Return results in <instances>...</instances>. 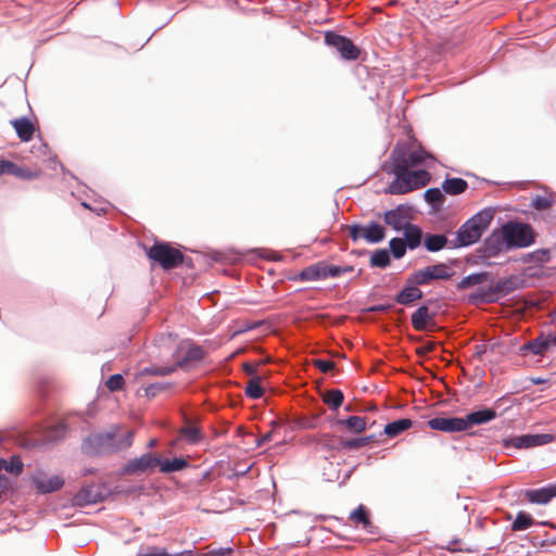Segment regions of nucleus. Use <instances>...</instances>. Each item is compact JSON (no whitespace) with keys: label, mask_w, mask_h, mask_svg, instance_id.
<instances>
[{"label":"nucleus","mask_w":556,"mask_h":556,"mask_svg":"<svg viewBox=\"0 0 556 556\" xmlns=\"http://www.w3.org/2000/svg\"><path fill=\"white\" fill-rule=\"evenodd\" d=\"M392 173L395 179L389 185L390 194H405L426 187L431 175L426 169L410 170L419 165L431 166L437 162L433 154L426 151L420 144H396L390 155Z\"/></svg>","instance_id":"f257e3e1"},{"label":"nucleus","mask_w":556,"mask_h":556,"mask_svg":"<svg viewBox=\"0 0 556 556\" xmlns=\"http://www.w3.org/2000/svg\"><path fill=\"white\" fill-rule=\"evenodd\" d=\"M502 238L500 243L507 249L511 248H526L534 242L535 233L532 227L523 223H507L502 227L500 235L493 233L488 243L491 244L493 240Z\"/></svg>","instance_id":"f03ea898"},{"label":"nucleus","mask_w":556,"mask_h":556,"mask_svg":"<svg viewBox=\"0 0 556 556\" xmlns=\"http://www.w3.org/2000/svg\"><path fill=\"white\" fill-rule=\"evenodd\" d=\"M147 256L165 270L173 269L182 264L185 258L178 249L167 242H155L147 250Z\"/></svg>","instance_id":"7ed1b4c3"},{"label":"nucleus","mask_w":556,"mask_h":556,"mask_svg":"<svg viewBox=\"0 0 556 556\" xmlns=\"http://www.w3.org/2000/svg\"><path fill=\"white\" fill-rule=\"evenodd\" d=\"M83 450L90 455L111 454L118 451L115 432L89 435L83 443Z\"/></svg>","instance_id":"20e7f679"},{"label":"nucleus","mask_w":556,"mask_h":556,"mask_svg":"<svg viewBox=\"0 0 556 556\" xmlns=\"http://www.w3.org/2000/svg\"><path fill=\"white\" fill-rule=\"evenodd\" d=\"M325 42L329 47L334 48L344 60L355 61L361 54V50L353 43L350 38L339 35L334 31H327L325 34Z\"/></svg>","instance_id":"39448f33"},{"label":"nucleus","mask_w":556,"mask_h":556,"mask_svg":"<svg viewBox=\"0 0 556 556\" xmlns=\"http://www.w3.org/2000/svg\"><path fill=\"white\" fill-rule=\"evenodd\" d=\"M554 439L555 437L549 433L522 434L504 439L503 444L505 447L531 448L548 444L553 442Z\"/></svg>","instance_id":"423d86ee"},{"label":"nucleus","mask_w":556,"mask_h":556,"mask_svg":"<svg viewBox=\"0 0 556 556\" xmlns=\"http://www.w3.org/2000/svg\"><path fill=\"white\" fill-rule=\"evenodd\" d=\"M160 463L161 458L157 455L147 453L127 463L124 468V472L128 475L141 473L153 469L159 466Z\"/></svg>","instance_id":"0eeeda50"},{"label":"nucleus","mask_w":556,"mask_h":556,"mask_svg":"<svg viewBox=\"0 0 556 556\" xmlns=\"http://www.w3.org/2000/svg\"><path fill=\"white\" fill-rule=\"evenodd\" d=\"M482 233L479 230V226L468 219L456 232V241L453 247H467L476 243Z\"/></svg>","instance_id":"6e6552de"},{"label":"nucleus","mask_w":556,"mask_h":556,"mask_svg":"<svg viewBox=\"0 0 556 556\" xmlns=\"http://www.w3.org/2000/svg\"><path fill=\"white\" fill-rule=\"evenodd\" d=\"M409 211V207L405 205H399L396 208L386 212L383 214V220L394 230H403L410 224L408 223V219L410 218Z\"/></svg>","instance_id":"1a4fd4ad"},{"label":"nucleus","mask_w":556,"mask_h":556,"mask_svg":"<svg viewBox=\"0 0 556 556\" xmlns=\"http://www.w3.org/2000/svg\"><path fill=\"white\" fill-rule=\"evenodd\" d=\"M428 426L433 430H440L450 433L466 431L463 417H435L428 421Z\"/></svg>","instance_id":"9d476101"},{"label":"nucleus","mask_w":556,"mask_h":556,"mask_svg":"<svg viewBox=\"0 0 556 556\" xmlns=\"http://www.w3.org/2000/svg\"><path fill=\"white\" fill-rule=\"evenodd\" d=\"M464 418L465 430L471 429L473 426L488 424L496 418V412L493 408H484L467 414Z\"/></svg>","instance_id":"9b49d317"},{"label":"nucleus","mask_w":556,"mask_h":556,"mask_svg":"<svg viewBox=\"0 0 556 556\" xmlns=\"http://www.w3.org/2000/svg\"><path fill=\"white\" fill-rule=\"evenodd\" d=\"M412 326L417 331H424L429 326H434V316L430 314L429 308L426 305H422L416 309L412 314L410 317Z\"/></svg>","instance_id":"f8f14e48"},{"label":"nucleus","mask_w":556,"mask_h":556,"mask_svg":"<svg viewBox=\"0 0 556 556\" xmlns=\"http://www.w3.org/2000/svg\"><path fill=\"white\" fill-rule=\"evenodd\" d=\"M35 486L41 493H51L60 490L63 486V479L59 476L39 475L33 479Z\"/></svg>","instance_id":"ddd939ff"},{"label":"nucleus","mask_w":556,"mask_h":556,"mask_svg":"<svg viewBox=\"0 0 556 556\" xmlns=\"http://www.w3.org/2000/svg\"><path fill=\"white\" fill-rule=\"evenodd\" d=\"M11 125L15 129L17 137L24 141L28 142L33 139L35 132V126L33 122L27 117H21L11 121Z\"/></svg>","instance_id":"4468645a"},{"label":"nucleus","mask_w":556,"mask_h":556,"mask_svg":"<svg viewBox=\"0 0 556 556\" xmlns=\"http://www.w3.org/2000/svg\"><path fill=\"white\" fill-rule=\"evenodd\" d=\"M298 279L302 280V281H314V280L326 279L325 262H318L311 266L305 267L304 269H302L299 273Z\"/></svg>","instance_id":"2eb2a0df"},{"label":"nucleus","mask_w":556,"mask_h":556,"mask_svg":"<svg viewBox=\"0 0 556 556\" xmlns=\"http://www.w3.org/2000/svg\"><path fill=\"white\" fill-rule=\"evenodd\" d=\"M424 296L418 285H409L406 282L405 288L396 295L395 301L402 305H409Z\"/></svg>","instance_id":"dca6fc26"},{"label":"nucleus","mask_w":556,"mask_h":556,"mask_svg":"<svg viewBox=\"0 0 556 556\" xmlns=\"http://www.w3.org/2000/svg\"><path fill=\"white\" fill-rule=\"evenodd\" d=\"M554 496H556V489H554V488H542V489H538V490H528L525 493V497L530 503H535V504H546Z\"/></svg>","instance_id":"f3484780"},{"label":"nucleus","mask_w":556,"mask_h":556,"mask_svg":"<svg viewBox=\"0 0 556 556\" xmlns=\"http://www.w3.org/2000/svg\"><path fill=\"white\" fill-rule=\"evenodd\" d=\"M180 351L179 348H175L174 355H176ZM204 356V352L200 346H189L186 351V354L184 357L175 356L176 361L174 363V366H176V369L178 367H184L187 363L191 361H200Z\"/></svg>","instance_id":"a211bd4d"},{"label":"nucleus","mask_w":556,"mask_h":556,"mask_svg":"<svg viewBox=\"0 0 556 556\" xmlns=\"http://www.w3.org/2000/svg\"><path fill=\"white\" fill-rule=\"evenodd\" d=\"M338 425L345 427L352 433H362L367 428V418L362 416H350L346 419L337 420Z\"/></svg>","instance_id":"6ab92c4d"},{"label":"nucleus","mask_w":556,"mask_h":556,"mask_svg":"<svg viewBox=\"0 0 556 556\" xmlns=\"http://www.w3.org/2000/svg\"><path fill=\"white\" fill-rule=\"evenodd\" d=\"M413 426L409 418H402L384 426L383 433L389 438H395Z\"/></svg>","instance_id":"aec40b11"},{"label":"nucleus","mask_w":556,"mask_h":556,"mask_svg":"<svg viewBox=\"0 0 556 556\" xmlns=\"http://www.w3.org/2000/svg\"><path fill=\"white\" fill-rule=\"evenodd\" d=\"M403 231L405 237L404 241L410 250H414L420 245L422 231L418 226L409 224L403 229Z\"/></svg>","instance_id":"412c9836"},{"label":"nucleus","mask_w":556,"mask_h":556,"mask_svg":"<svg viewBox=\"0 0 556 556\" xmlns=\"http://www.w3.org/2000/svg\"><path fill=\"white\" fill-rule=\"evenodd\" d=\"M386 237L384 228L377 223H370L364 226V239L369 243L381 242Z\"/></svg>","instance_id":"4be33fe9"},{"label":"nucleus","mask_w":556,"mask_h":556,"mask_svg":"<svg viewBox=\"0 0 556 556\" xmlns=\"http://www.w3.org/2000/svg\"><path fill=\"white\" fill-rule=\"evenodd\" d=\"M468 188V184L463 178H446L442 182V189L444 192L451 195H457L465 192Z\"/></svg>","instance_id":"5701e85b"},{"label":"nucleus","mask_w":556,"mask_h":556,"mask_svg":"<svg viewBox=\"0 0 556 556\" xmlns=\"http://www.w3.org/2000/svg\"><path fill=\"white\" fill-rule=\"evenodd\" d=\"M10 175H13L17 178L29 180V179H36L41 176L40 169H30L28 167L18 166L15 163H10Z\"/></svg>","instance_id":"b1692460"},{"label":"nucleus","mask_w":556,"mask_h":556,"mask_svg":"<svg viewBox=\"0 0 556 556\" xmlns=\"http://www.w3.org/2000/svg\"><path fill=\"white\" fill-rule=\"evenodd\" d=\"M432 280H434L432 270H431L430 266H427V267H424V268L413 273L407 278L406 282L409 285L422 286V285L429 283Z\"/></svg>","instance_id":"393cba45"},{"label":"nucleus","mask_w":556,"mask_h":556,"mask_svg":"<svg viewBox=\"0 0 556 556\" xmlns=\"http://www.w3.org/2000/svg\"><path fill=\"white\" fill-rule=\"evenodd\" d=\"M160 470L163 473L179 471L189 466L188 462L185 458L181 457H175L174 459H161V463L159 464Z\"/></svg>","instance_id":"a878e982"},{"label":"nucleus","mask_w":556,"mask_h":556,"mask_svg":"<svg viewBox=\"0 0 556 556\" xmlns=\"http://www.w3.org/2000/svg\"><path fill=\"white\" fill-rule=\"evenodd\" d=\"M494 218V211L492 208H484L477 213L475 216L470 218L473 224L479 226V230L481 233L489 227L491 222Z\"/></svg>","instance_id":"bb28decb"},{"label":"nucleus","mask_w":556,"mask_h":556,"mask_svg":"<svg viewBox=\"0 0 556 556\" xmlns=\"http://www.w3.org/2000/svg\"><path fill=\"white\" fill-rule=\"evenodd\" d=\"M375 441L376 437L374 434L348 440L341 439L340 446L346 450H357Z\"/></svg>","instance_id":"cd10ccee"},{"label":"nucleus","mask_w":556,"mask_h":556,"mask_svg":"<svg viewBox=\"0 0 556 556\" xmlns=\"http://www.w3.org/2000/svg\"><path fill=\"white\" fill-rule=\"evenodd\" d=\"M261 382L262 378L260 376H253L249 380L244 391L250 399L256 400L264 395V389L262 388Z\"/></svg>","instance_id":"c85d7f7f"},{"label":"nucleus","mask_w":556,"mask_h":556,"mask_svg":"<svg viewBox=\"0 0 556 556\" xmlns=\"http://www.w3.org/2000/svg\"><path fill=\"white\" fill-rule=\"evenodd\" d=\"M344 395L338 389L329 390L323 396L324 403L327 404L333 410H337L342 405Z\"/></svg>","instance_id":"c756f323"},{"label":"nucleus","mask_w":556,"mask_h":556,"mask_svg":"<svg viewBox=\"0 0 556 556\" xmlns=\"http://www.w3.org/2000/svg\"><path fill=\"white\" fill-rule=\"evenodd\" d=\"M350 520L355 525H362L364 529H367L369 526H371L368 511L364 505H359L350 514Z\"/></svg>","instance_id":"7c9ffc66"},{"label":"nucleus","mask_w":556,"mask_h":556,"mask_svg":"<svg viewBox=\"0 0 556 556\" xmlns=\"http://www.w3.org/2000/svg\"><path fill=\"white\" fill-rule=\"evenodd\" d=\"M179 434L182 439L191 444H195L203 439L200 429L193 425H186L185 427L180 428Z\"/></svg>","instance_id":"2f4dec72"},{"label":"nucleus","mask_w":556,"mask_h":556,"mask_svg":"<svg viewBox=\"0 0 556 556\" xmlns=\"http://www.w3.org/2000/svg\"><path fill=\"white\" fill-rule=\"evenodd\" d=\"M446 243L447 238L444 235H428L425 239V247L430 252L442 250Z\"/></svg>","instance_id":"473e14b6"},{"label":"nucleus","mask_w":556,"mask_h":556,"mask_svg":"<svg viewBox=\"0 0 556 556\" xmlns=\"http://www.w3.org/2000/svg\"><path fill=\"white\" fill-rule=\"evenodd\" d=\"M390 254L386 249L376 250L370 257V266L386 268L390 265Z\"/></svg>","instance_id":"72a5a7b5"},{"label":"nucleus","mask_w":556,"mask_h":556,"mask_svg":"<svg viewBox=\"0 0 556 556\" xmlns=\"http://www.w3.org/2000/svg\"><path fill=\"white\" fill-rule=\"evenodd\" d=\"M534 519L530 514L519 511L516 516L515 521L511 523L513 531H522L533 526Z\"/></svg>","instance_id":"f704fd0d"},{"label":"nucleus","mask_w":556,"mask_h":556,"mask_svg":"<svg viewBox=\"0 0 556 556\" xmlns=\"http://www.w3.org/2000/svg\"><path fill=\"white\" fill-rule=\"evenodd\" d=\"M424 198L434 207H440L445 202V195L439 188L427 189L424 193Z\"/></svg>","instance_id":"c9c22d12"},{"label":"nucleus","mask_w":556,"mask_h":556,"mask_svg":"<svg viewBox=\"0 0 556 556\" xmlns=\"http://www.w3.org/2000/svg\"><path fill=\"white\" fill-rule=\"evenodd\" d=\"M486 279H488V274L486 273L472 274V275H469V276L463 278L458 282L457 288L459 290H464V289H467L469 287H473V286L480 285V283L486 281Z\"/></svg>","instance_id":"e433bc0d"},{"label":"nucleus","mask_w":556,"mask_h":556,"mask_svg":"<svg viewBox=\"0 0 556 556\" xmlns=\"http://www.w3.org/2000/svg\"><path fill=\"white\" fill-rule=\"evenodd\" d=\"M1 470L20 475L23 471V463L18 456H12L10 462L0 458V471Z\"/></svg>","instance_id":"4c0bfd02"},{"label":"nucleus","mask_w":556,"mask_h":556,"mask_svg":"<svg viewBox=\"0 0 556 556\" xmlns=\"http://www.w3.org/2000/svg\"><path fill=\"white\" fill-rule=\"evenodd\" d=\"M137 556H193L191 551H184L177 554H169L165 548L151 546L144 553H139Z\"/></svg>","instance_id":"58836bf2"},{"label":"nucleus","mask_w":556,"mask_h":556,"mask_svg":"<svg viewBox=\"0 0 556 556\" xmlns=\"http://www.w3.org/2000/svg\"><path fill=\"white\" fill-rule=\"evenodd\" d=\"M430 268L432 270L433 279H442L447 280L452 277L453 273L451 270V267L444 263L430 265Z\"/></svg>","instance_id":"ea45409f"},{"label":"nucleus","mask_w":556,"mask_h":556,"mask_svg":"<svg viewBox=\"0 0 556 556\" xmlns=\"http://www.w3.org/2000/svg\"><path fill=\"white\" fill-rule=\"evenodd\" d=\"M526 348L534 355H544L547 352L546 341L544 336H540L534 340L530 341Z\"/></svg>","instance_id":"a19ab883"},{"label":"nucleus","mask_w":556,"mask_h":556,"mask_svg":"<svg viewBox=\"0 0 556 556\" xmlns=\"http://www.w3.org/2000/svg\"><path fill=\"white\" fill-rule=\"evenodd\" d=\"M391 253L395 258H402L406 253V248H408L401 238H393L389 242Z\"/></svg>","instance_id":"79ce46f5"},{"label":"nucleus","mask_w":556,"mask_h":556,"mask_svg":"<svg viewBox=\"0 0 556 556\" xmlns=\"http://www.w3.org/2000/svg\"><path fill=\"white\" fill-rule=\"evenodd\" d=\"M66 427L63 422H59L47 429L45 438L48 441H56L65 435Z\"/></svg>","instance_id":"37998d69"},{"label":"nucleus","mask_w":556,"mask_h":556,"mask_svg":"<svg viewBox=\"0 0 556 556\" xmlns=\"http://www.w3.org/2000/svg\"><path fill=\"white\" fill-rule=\"evenodd\" d=\"M74 500L77 505L83 506L96 503L97 495H91L90 490L88 488H84L75 495Z\"/></svg>","instance_id":"c03bdc74"},{"label":"nucleus","mask_w":556,"mask_h":556,"mask_svg":"<svg viewBox=\"0 0 556 556\" xmlns=\"http://www.w3.org/2000/svg\"><path fill=\"white\" fill-rule=\"evenodd\" d=\"M176 370V366L169 365V366H152L149 368H144L142 370V375H153V376H166Z\"/></svg>","instance_id":"a18cd8bd"},{"label":"nucleus","mask_w":556,"mask_h":556,"mask_svg":"<svg viewBox=\"0 0 556 556\" xmlns=\"http://www.w3.org/2000/svg\"><path fill=\"white\" fill-rule=\"evenodd\" d=\"M124 383H125V380L123 378L122 375L119 374H115V375H112L105 382V386L106 388L111 391V392H115V391H119L123 389L124 387Z\"/></svg>","instance_id":"49530a36"},{"label":"nucleus","mask_w":556,"mask_h":556,"mask_svg":"<svg viewBox=\"0 0 556 556\" xmlns=\"http://www.w3.org/2000/svg\"><path fill=\"white\" fill-rule=\"evenodd\" d=\"M352 270H353V267H351V266L341 267V266H336V265H328L327 263H325L326 278L327 277H338L341 274L350 273Z\"/></svg>","instance_id":"de8ad7c7"},{"label":"nucleus","mask_w":556,"mask_h":556,"mask_svg":"<svg viewBox=\"0 0 556 556\" xmlns=\"http://www.w3.org/2000/svg\"><path fill=\"white\" fill-rule=\"evenodd\" d=\"M553 205V200L548 197L536 195L532 199V206L536 210H548Z\"/></svg>","instance_id":"09e8293b"},{"label":"nucleus","mask_w":556,"mask_h":556,"mask_svg":"<svg viewBox=\"0 0 556 556\" xmlns=\"http://www.w3.org/2000/svg\"><path fill=\"white\" fill-rule=\"evenodd\" d=\"M134 435L135 432L132 430H129L126 432L124 437L117 438L118 451L130 447L134 441Z\"/></svg>","instance_id":"8fccbe9b"},{"label":"nucleus","mask_w":556,"mask_h":556,"mask_svg":"<svg viewBox=\"0 0 556 556\" xmlns=\"http://www.w3.org/2000/svg\"><path fill=\"white\" fill-rule=\"evenodd\" d=\"M313 365L324 374L329 372L330 370L334 369V367H336L334 362L327 361V359H320V358L314 359Z\"/></svg>","instance_id":"3c124183"},{"label":"nucleus","mask_w":556,"mask_h":556,"mask_svg":"<svg viewBox=\"0 0 556 556\" xmlns=\"http://www.w3.org/2000/svg\"><path fill=\"white\" fill-rule=\"evenodd\" d=\"M345 227L349 230V235L353 241H357L361 238L364 239V226L355 224Z\"/></svg>","instance_id":"603ef678"},{"label":"nucleus","mask_w":556,"mask_h":556,"mask_svg":"<svg viewBox=\"0 0 556 556\" xmlns=\"http://www.w3.org/2000/svg\"><path fill=\"white\" fill-rule=\"evenodd\" d=\"M164 386L161 384V383H152V384H149L146 389H144V393L147 396H155L160 391L164 390Z\"/></svg>","instance_id":"864d4df0"},{"label":"nucleus","mask_w":556,"mask_h":556,"mask_svg":"<svg viewBox=\"0 0 556 556\" xmlns=\"http://www.w3.org/2000/svg\"><path fill=\"white\" fill-rule=\"evenodd\" d=\"M10 488V481L9 479L3 476V475H0V496L2 494H4Z\"/></svg>","instance_id":"5fc2aeb1"},{"label":"nucleus","mask_w":556,"mask_h":556,"mask_svg":"<svg viewBox=\"0 0 556 556\" xmlns=\"http://www.w3.org/2000/svg\"><path fill=\"white\" fill-rule=\"evenodd\" d=\"M258 363H244L243 370L249 375H254L257 370Z\"/></svg>","instance_id":"6e6d98bb"},{"label":"nucleus","mask_w":556,"mask_h":556,"mask_svg":"<svg viewBox=\"0 0 556 556\" xmlns=\"http://www.w3.org/2000/svg\"><path fill=\"white\" fill-rule=\"evenodd\" d=\"M544 340L546 341L547 350L552 346H556V333L544 336Z\"/></svg>","instance_id":"4d7b16f0"},{"label":"nucleus","mask_w":556,"mask_h":556,"mask_svg":"<svg viewBox=\"0 0 556 556\" xmlns=\"http://www.w3.org/2000/svg\"><path fill=\"white\" fill-rule=\"evenodd\" d=\"M10 163H11V161H7V160H1L0 161V175L9 174V172H10Z\"/></svg>","instance_id":"13d9d810"},{"label":"nucleus","mask_w":556,"mask_h":556,"mask_svg":"<svg viewBox=\"0 0 556 556\" xmlns=\"http://www.w3.org/2000/svg\"><path fill=\"white\" fill-rule=\"evenodd\" d=\"M230 553H231L230 548H220V549L211 552L212 556H227Z\"/></svg>","instance_id":"bf43d9fd"},{"label":"nucleus","mask_w":556,"mask_h":556,"mask_svg":"<svg viewBox=\"0 0 556 556\" xmlns=\"http://www.w3.org/2000/svg\"><path fill=\"white\" fill-rule=\"evenodd\" d=\"M472 298L475 300H481V301H485V302L493 301V298L489 294H475Z\"/></svg>","instance_id":"052dcab7"},{"label":"nucleus","mask_w":556,"mask_h":556,"mask_svg":"<svg viewBox=\"0 0 556 556\" xmlns=\"http://www.w3.org/2000/svg\"><path fill=\"white\" fill-rule=\"evenodd\" d=\"M271 435H273V432H271V431H269V432L265 433V434L261 438V440L258 441V443H257V444H258V445H262V444H264V443L269 442V441H270V439H271Z\"/></svg>","instance_id":"680f3d73"},{"label":"nucleus","mask_w":556,"mask_h":556,"mask_svg":"<svg viewBox=\"0 0 556 556\" xmlns=\"http://www.w3.org/2000/svg\"><path fill=\"white\" fill-rule=\"evenodd\" d=\"M156 443H157L156 439H151V440L148 442V444H147V445H148V447H149V448H152V447H154V446L156 445Z\"/></svg>","instance_id":"e2e57ef3"},{"label":"nucleus","mask_w":556,"mask_h":556,"mask_svg":"<svg viewBox=\"0 0 556 556\" xmlns=\"http://www.w3.org/2000/svg\"><path fill=\"white\" fill-rule=\"evenodd\" d=\"M536 253H538V254H543V256H544L545 258H548V251H546V250H541V251H538Z\"/></svg>","instance_id":"0e129e2a"},{"label":"nucleus","mask_w":556,"mask_h":556,"mask_svg":"<svg viewBox=\"0 0 556 556\" xmlns=\"http://www.w3.org/2000/svg\"><path fill=\"white\" fill-rule=\"evenodd\" d=\"M433 346H434V344H433V343H429L427 346H425V348H424V350H425L426 352H429V351H431V350L433 349Z\"/></svg>","instance_id":"69168bd1"},{"label":"nucleus","mask_w":556,"mask_h":556,"mask_svg":"<svg viewBox=\"0 0 556 556\" xmlns=\"http://www.w3.org/2000/svg\"><path fill=\"white\" fill-rule=\"evenodd\" d=\"M371 311L381 312V311H384V306H377V307L371 308Z\"/></svg>","instance_id":"338daca9"},{"label":"nucleus","mask_w":556,"mask_h":556,"mask_svg":"<svg viewBox=\"0 0 556 556\" xmlns=\"http://www.w3.org/2000/svg\"><path fill=\"white\" fill-rule=\"evenodd\" d=\"M539 260H546V258L543 256V254H540Z\"/></svg>","instance_id":"774afa93"}]
</instances>
